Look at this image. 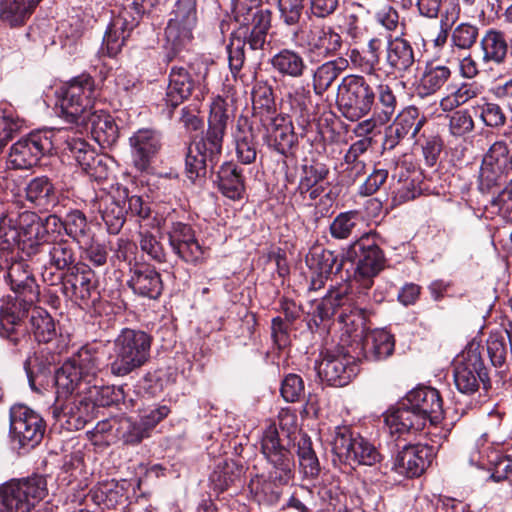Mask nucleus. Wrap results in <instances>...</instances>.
Here are the masks:
<instances>
[{"label":"nucleus","instance_id":"9d476101","mask_svg":"<svg viewBox=\"0 0 512 512\" xmlns=\"http://www.w3.org/2000/svg\"><path fill=\"white\" fill-rule=\"evenodd\" d=\"M359 357L351 354L349 348L338 344L321 350L315 369L320 380L333 387L348 385L358 374Z\"/></svg>","mask_w":512,"mask_h":512},{"label":"nucleus","instance_id":"338daca9","mask_svg":"<svg viewBox=\"0 0 512 512\" xmlns=\"http://www.w3.org/2000/svg\"><path fill=\"white\" fill-rule=\"evenodd\" d=\"M119 438L125 445L135 446L140 444L144 439L151 436V433L139 421H134L132 418H125L120 422Z\"/></svg>","mask_w":512,"mask_h":512},{"label":"nucleus","instance_id":"cd10ccee","mask_svg":"<svg viewBox=\"0 0 512 512\" xmlns=\"http://www.w3.org/2000/svg\"><path fill=\"white\" fill-rule=\"evenodd\" d=\"M389 433L397 438L416 435L424 430L429 420L410 405H402L399 400L383 414Z\"/></svg>","mask_w":512,"mask_h":512},{"label":"nucleus","instance_id":"4c0bfd02","mask_svg":"<svg viewBox=\"0 0 512 512\" xmlns=\"http://www.w3.org/2000/svg\"><path fill=\"white\" fill-rule=\"evenodd\" d=\"M54 212L42 219V224L51 228L53 231L64 229L65 234L74 242L81 244L83 240L89 238L90 226L87 222L86 215L78 209H71L64 218Z\"/></svg>","mask_w":512,"mask_h":512},{"label":"nucleus","instance_id":"603ef678","mask_svg":"<svg viewBox=\"0 0 512 512\" xmlns=\"http://www.w3.org/2000/svg\"><path fill=\"white\" fill-rule=\"evenodd\" d=\"M349 63L348 60L343 57L330 60L319 65L313 73L312 84L315 94L323 95L334 83V81L340 76V74L346 70Z\"/></svg>","mask_w":512,"mask_h":512},{"label":"nucleus","instance_id":"423d86ee","mask_svg":"<svg viewBox=\"0 0 512 512\" xmlns=\"http://www.w3.org/2000/svg\"><path fill=\"white\" fill-rule=\"evenodd\" d=\"M36 302L15 295H7L1 299L0 305V337L6 341L11 353L22 355L31 347V339L24 320L29 319Z\"/></svg>","mask_w":512,"mask_h":512},{"label":"nucleus","instance_id":"2f4dec72","mask_svg":"<svg viewBox=\"0 0 512 512\" xmlns=\"http://www.w3.org/2000/svg\"><path fill=\"white\" fill-rule=\"evenodd\" d=\"M414 63V49L408 40L402 37L388 39L382 72L386 77L403 78Z\"/></svg>","mask_w":512,"mask_h":512},{"label":"nucleus","instance_id":"a19ab883","mask_svg":"<svg viewBox=\"0 0 512 512\" xmlns=\"http://www.w3.org/2000/svg\"><path fill=\"white\" fill-rule=\"evenodd\" d=\"M290 106L291 114H288V117L291 118V124L296 123L300 138H307L308 141L313 142L309 138V133L313 132L314 128H318V124L310 92L296 93L290 97Z\"/></svg>","mask_w":512,"mask_h":512},{"label":"nucleus","instance_id":"f3484780","mask_svg":"<svg viewBox=\"0 0 512 512\" xmlns=\"http://www.w3.org/2000/svg\"><path fill=\"white\" fill-rule=\"evenodd\" d=\"M53 131L46 129L33 130L15 142L9 153V161L16 169H29L50 155L54 149Z\"/></svg>","mask_w":512,"mask_h":512},{"label":"nucleus","instance_id":"c756f323","mask_svg":"<svg viewBox=\"0 0 512 512\" xmlns=\"http://www.w3.org/2000/svg\"><path fill=\"white\" fill-rule=\"evenodd\" d=\"M366 324L364 329L348 334L359 338L360 353L367 361H383L393 355L395 350V337L385 329L371 330Z\"/></svg>","mask_w":512,"mask_h":512},{"label":"nucleus","instance_id":"39448f33","mask_svg":"<svg viewBox=\"0 0 512 512\" xmlns=\"http://www.w3.org/2000/svg\"><path fill=\"white\" fill-rule=\"evenodd\" d=\"M328 442L333 453V462L354 467L372 466L381 461L378 449L350 425H337L329 429Z\"/></svg>","mask_w":512,"mask_h":512},{"label":"nucleus","instance_id":"f03ea898","mask_svg":"<svg viewBox=\"0 0 512 512\" xmlns=\"http://www.w3.org/2000/svg\"><path fill=\"white\" fill-rule=\"evenodd\" d=\"M57 95L60 116L68 123L89 130L102 148H110L117 143L120 131L114 117L104 110L92 111L98 91L90 74L82 73L72 78L59 88Z\"/></svg>","mask_w":512,"mask_h":512},{"label":"nucleus","instance_id":"2eb2a0df","mask_svg":"<svg viewBox=\"0 0 512 512\" xmlns=\"http://www.w3.org/2000/svg\"><path fill=\"white\" fill-rule=\"evenodd\" d=\"M36 223L42 224V218L35 212H23L21 214L0 213V250L4 253H14L17 249V256H23L28 259V253L24 250V245L28 243L35 244L38 239L30 237L28 232L30 227Z\"/></svg>","mask_w":512,"mask_h":512},{"label":"nucleus","instance_id":"1a4fd4ad","mask_svg":"<svg viewBox=\"0 0 512 512\" xmlns=\"http://www.w3.org/2000/svg\"><path fill=\"white\" fill-rule=\"evenodd\" d=\"M374 86L363 75L350 74L338 86L337 108L341 115L355 122L372 111Z\"/></svg>","mask_w":512,"mask_h":512},{"label":"nucleus","instance_id":"412c9836","mask_svg":"<svg viewBox=\"0 0 512 512\" xmlns=\"http://www.w3.org/2000/svg\"><path fill=\"white\" fill-rule=\"evenodd\" d=\"M50 409L56 423L67 431L81 430L97 418L85 394L66 398L63 402L56 399Z\"/></svg>","mask_w":512,"mask_h":512},{"label":"nucleus","instance_id":"c85d7f7f","mask_svg":"<svg viewBox=\"0 0 512 512\" xmlns=\"http://www.w3.org/2000/svg\"><path fill=\"white\" fill-rule=\"evenodd\" d=\"M427 119L420 110L411 105L405 107L385 130L384 149L395 148L404 139H415Z\"/></svg>","mask_w":512,"mask_h":512},{"label":"nucleus","instance_id":"4be33fe9","mask_svg":"<svg viewBox=\"0 0 512 512\" xmlns=\"http://www.w3.org/2000/svg\"><path fill=\"white\" fill-rule=\"evenodd\" d=\"M261 126L264 129L263 142L270 151L284 158L294 154L300 135L295 131V127L291 124V118L288 117V114L279 113L277 117Z\"/></svg>","mask_w":512,"mask_h":512},{"label":"nucleus","instance_id":"aec40b11","mask_svg":"<svg viewBox=\"0 0 512 512\" xmlns=\"http://www.w3.org/2000/svg\"><path fill=\"white\" fill-rule=\"evenodd\" d=\"M131 167L137 173L150 174L162 149L161 132L153 128H139L129 137Z\"/></svg>","mask_w":512,"mask_h":512},{"label":"nucleus","instance_id":"7ed1b4c3","mask_svg":"<svg viewBox=\"0 0 512 512\" xmlns=\"http://www.w3.org/2000/svg\"><path fill=\"white\" fill-rule=\"evenodd\" d=\"M153 337L140 329L123 328L115 338L107 367L124 377L145 366L151 359Z\"/></svg>","mask_w":512,"mask_h":512},{"label":"nucleus","instance_id":"e2e57ef3","mask_svg":"<svg viewBox=\"0 0 512 512\" xmlns=\"http://www.w3.org/2000/svg\"><path fill=\"white\" fill-rule=\"evenodd\" d=\"M450 77L451 70L448 66L430 63L420 78L417 90L422 96L434 94L443 87Z\"/></svg>","mask_w":512,"mask_h":512},{"label":"nucleus","instance_id":"0e129e2a","mask_svg":"<svg viewBox=\"0 0 512 512\" xmlns=\"http://www.w3.org/2000/svg\"><path fill=\"white\" fill-rule=\"evenodd\" d=\"M289 483V481L276 475L262 473L257 475L256 494L262 497L263 501L268 505H275L283 494V488L289 485Z\"/></svg>","mask_w":512,"mask_h":512},{"label":"nucleus","instance_id":"79ce46f5","mask_svg":"<svg viewBox=\"0 0 512 512\" xmlns=\"http://www.w3.org/2000/svg\"><path fill=\"white\" fill-rule=\"evenodd\" d=\"M24 327L29 333L31 345L33 342L38 344L52 343L60 335L56 320L42 307L36 306L32 309L28 324Z\"/></svg>","mask_w":512,"mask_h":512},{"label":"nucleus","instance_id":"6e6552de","mask_svg":"<svg viewBox=\"0 0 512 512\" xmlns=\"http://www.w3.org/2000/svg\"><path fill=\"white\" fill-rule=\"evenodd\" d=\"M47 495V476L39 473L0 485V503L8 512H31Z\"/></svg>","mask_w":512,"mask_h":512},{"label":"nucleus","instance_id":"0eeeda50","mask_svg":"<svg viewBox=\"0 0 512 512\" xmlns=\"http://www.w3.org/2000/svg\"><path fill=\"white\" fill-rule=\"evenodd\" d=\"M291 432L281 424H269L261 438V453L269 468L267 474L291 482L295 477V459L291 452L293 446Z\"/></svg>","mask_w":512,"mask_h":512},{"label":"nucleus","instance_id":"6e6d98bb","mask_svg":"<svg viewBox=\"0 0 512 512\" xmlns=\"http://www.w3.org/2000/svg\"><path fill=\"white\" fill-rule=\"evenodd\" d=\"M365 217L360 210H348L336 215L329 225V234L335 240H347L360 230Z\"/></svg>","mask_w":512,"mask_h":512},{"label":"nucleus","instance_id":"6ab92c4d","mask_svg":"<svg viewBox=\"0 0 512 512\" xmlns=\"http://www.w3.org/2000/svg\"><path fill=\"white\" fill-rule=\"evenodd\" d=\"M191 69V65L188 68L173 65L170 69L165 96L158 104L161 113L169 120L173 118L175 110L193 95L199 84V75L194 76Z\"/></svg>","mask_w":512,"mask_h":512},{"label":"nucleus","instance_id":"de8ad7c7","mask_svg":"<svg viewBox=\"0 0 512 512\" xmlns=\"http://www.w3.org/2000/svg\"><path fill=\"white\" fill-rule=\"evenodd\" d=\"M97 381L98 379L95 382H89L88 387L84 388V394L93 406L96 416L99 408L119 405L125 398L123 386L98 385Z\"/></svg>","mask_w":512,"mask_h":512},{"label":"nucleus","instance_id":"393cba45","mask_svg":"<svg viewBox=\"0 0 512 512\" xmlns=\"http://www.w3.org/2000/svg\"><path fill=\"white\" fill-rule=\"evenodd\" d=\"M344 262L343 254L339 259L335 251L321 245L312 246L305 257L306 266L312 274L309 289L317 291L323 288L332 275L342 271Z\"/></svg>","mask_w":512,"mask_h":512},{"label":"nucleus","instance_id":"20e7f679","mask_svg":"<svg viewBox=\"0 0 512 512\" xmlns=\"http://www.w3.org/2000/svg\"><path fill=\"white\" fill-rule=\"evenodd\" d=\"M28 235L38 239L35 244L28 243L24 245V250L28 253L29 261L41 263L48 257L47 264L51 268L59 271V274H65L83 263L78 260L76 246L73 241L61 238L50 241V233L43 224L36 223L30 227Z\"/></svg>","mask_w":512,"mask_h":512},{"label":"nucleus","instance_id":"13d9d810","mask_svg":"<svg viewBox=\"0 0 512 512\" xmlns=\"http://www.w3.org/2000/svg\"><path fill=\"white\" fill-rule=\"evenodd\" d=\"M100 214L109 234L117 235L123 228L127 212L125 202L114 197L102 200Z\"/></svg>","mask_w":512,"mask_h":512},{"label":"nucleus","instance_id":"052dcab7","mask_svg":"<svg viewBox=\"0 0 512 512\" xmlns=\"http://www.w3.org/2000/svg\"><path fill=\"white\" fill-rule=\"evenodd\" d=\"M24 126L25 120L18 115L16 109L11 104H0V153Z\"/></svg>","mask_w":512,"mask_h":512},{"label":"nucleus","instance_id":"bb28decb","mask_svg":"<svg viewBox=\"0 0 512 512\" xmlns=\"http://www.w3.org/2000/svg\"><path fill=\"white\" fill-rule=\"evenodd\" d=\"M61 196L53 180L46 175L33 177L24 188V199L28 207L41 213L51 211L60 213Z\"/></svg>","mask_w":512,"mask_h":512},{"label":"nucleus","instance_id":"4468645a","mask_svg":"<svg viewBox=\"0 0 512 512\" xmlns=\"http://www.w3.org/2000/svg\"><path fill=\"white\" fill-rule=\"evenodd\" d=\"M163 235L171 251L182 262L196 267L207 261L209 248L199 242L191 224L170 221L165 224Z\"/></svg>","mask_w":512,"mask_h":512},{"label":"nucleus","instance_id":"69168bd1","mask_svg":"<svg viewBox=\"0 0 512 512\" xmlns=\"http://www.w3.org/2000/svg\"><path fill=\"white\" fill-rule=\"evenodd\" d=\"M130 32L126 28H122L120 24L113 22L107 27L100 52L110 58H114L121 52L126 40L130 36Z\"/></svg>","mask_w":512,"mask_h":512},{"label":"nucleus","instance_id":"4d7b16f0","mask_svg":"<svg viewBox=\"0 0 512 512\" xmlns=\"http://www.w3.org/2000/svg\"><path fill=\"white\" fill-rule=\"evenodd\" d=\"M40 2H0V21L11 28L21 27Z\"/></svg>","mask_w":512,"mask_h":512},{"label":"nucleus","instance_id":"f8f14e48","mask_svg":"<svg viewBox=\"0 0 512 512\" xmlns=\"http://www.w3.org/2000/svg\"><path fill=\"white\" fill-rule=\"evenodd\" d=\"M453 376L456 388L463 394L477 392L480 384L487 391L491 388L488 369L484 364L480 346L470 345L453 363Z\"/></svg>","mask_w":512,"mask_h":512},{"label":"nucleus","instance_id":"a211bd4d","mask_svg":"<svg viewBox=\"0 0 512 512\" xmlns=\"http://www.w3.org/2000/svg\"><path fill=\"white\" fill-rule=\"evenodd\" d=\"M50 278L43 274L44 282L56 278L62 293L70 300L87 305L94 294H97V276L95 271L85 262L65 274L49 273Z\"/></svg>","mask_w":512,"mask_h":512},{"label":"nucleus","instance_id":"c9c22d12","mask_svg":"<svg viewBox=\"0 0 512 512\" xmlns=\"http://www.w3.org/2000/svg\"><path fill=\"white\" fill-rule=\"evenodd\" d=\"M26 261L25 257L20 256V261H15L9 266L5 281L15 296L37 303L41 296L40 286Z\"/></svg>","mask_w":512,"mask_h":512},{"label":"nucleus","instance_id":"bf43d9fd","mask_svg":"<svg viewBox=\"0 0 512 512\" xmlns=\"http://www.w3.org/2000/svg\"><path fill=\"white\" fill-rule=\"evenodd\" d=\"M90 382L97 380V373L101 370V357L99 350L92 345L81 347L69 360Z\"/></svg>","mask_w":512,"mask_h":512},{"label":"nucleus","instance_id":"9b49d317","mask_svg":"<svg viewBox=\"0 0 512 512\" xmlns=\"http://www.w3.org/2000/svg\"><path fill=\"white\" fill-rule=\"evenodd\" d=\"M229 16L239 25L234 33L246 39L251 50L263 49L271 28L270 10L248 2H230Z\"/></svg>","mask_w":512,"mask_h":512},{"label":"nucleus","instance_id":"49530a36","mask_svg":"<svg viewBox=\"0 0 512 512\" xmlns=\"http://www.w3.org/2000/svg\"><path fill=\"white\" fill-rule=\"evenodd\" d=\"M382 49L383 40L380 37H373L368 41L366 50H350L349 59L355 68L366 75H377L378 72H383V65L380 66Z\"/></svg>","mask_w":512,"mask_h":512},{"label":"nucleus","instance_id":"ddd939ff","mask_svg":"<svg viewBox=\"0 0 512 512\" xmlns=\"http://www.w3.org/2000/svg\"><path fill=\"white\" fill-rule=\"evenodd\" d=\"M228 120L227 103L223 98L218 97L210 107L207 129L203 128L200 130V136H194L190 140L202 149V152L210 160L211 168L217 165L222 156Z\"/></svg>","mask_w":512,"mask_h":512},{"label":"nucleus","instance_id":"09e8293b","mask_svg":"<svg viewBox=\"0 0 512 512\" xmlns=\"http://www.w3.org/2000/svg\"><path fill=\"white\" fill-rule=\"evenodd\" d=\"M398 107V97L391 85L380 83L374 86V99L372 103V115L379 124L388 123Z\"/></svg>","mask_w":512,"mask_h":512},{"label":"nucleus","instance_id":"f257e3e1","mask_svg":"<svg viewBox=\"0 0 512 512\" xmlns=\"http://www.w3.org/2000/svg\"><path fill=\"white\" fill-rule=\"evenodd\" d=\"M383 237L376 230L363 233L343 249V260L353 266V278L360 285L356 288L331 287L316 304L309 328L319 327L323 322L337 317L339 323H345L350 330L361 327L372 313L369 290L374 278L387 266V258L381 245Z\"/></svg>","mask_w":512,"mask_h":512},{"label":"nucleus","instance_id":"dca6fc26","mask_svg":"<svg viewBox=\"0 0 512 512\" xmlns=\"http://www.w3.org/2000/svg\"><path fill=\"white\" fill-rule=\"evenodd\" d=\"M10 435L12 442L26 452L37 447L44 438L46 422L43 417L23 404L10 409Z\"/></svg>","mask_w":512,"mask_h":512},{"label":"nucleus","instance_id":"5701e85b","mask_svg":"<svg viewBox=\"0 0 512 512\" xmlns=\"http://www.w3.org/2000/svg\"><path fill=\"white\" fill-rule=\"evenodd\" d=\"M436 456L435 448L428 444H406L393 457L392 470L408 479L422 476Z\"/></svg>","mask_w":512,"mask_h":512},{"label":"nucleus","instance_id":"b1692460","mask_svg":"<svg viewBox=\"0 0 512 512\" xmlns=\"http://www.w3.org/2000/svg\"><path fill=\"white\" fill-rule=\"evenodd\" d=\"M329 166L317 158H305L300 165L299 182L294 195L303 201H315L329 187Z\"/></svg>","mask_w":512,"mask_h":512},{"label":"nucleus","instance_id":"f704fd0d","mask_svg":"<svg viewBox=\"0 0 512 512\" xmlns=\"http://www.w3.org/2000/svg\"><path fill=\"white\" fill-rule=\"evenodd\" d=\"M23 369L30 388L35 392L46 389L55 373L54 356L43 349L29 352L23 362Z\"/></svg>","mask_w":512,"mask_h":512},{"label":"nucleus","instance_id":"3c124183","mask_svg":"<svg viewBox=\"0 0 512 512\" xmlns=\"http://www.w3.org/2000/svg\"><path fill=\"white\" fill-rule=\"evenodd\" d=\"M192 28L167 24L163 62L169 64L178 58L180 52L192 41Z\"/></svg>","mask_w":512,"mask_h":512},{"label":"nucleus","instance_id":"e433bc0d","mask_svg":"<svg viewBox=\"0 0 512 512\" xmlns=\"http://www.w3.org/2000/svg\"><path fill=\"white\" fill-rule=\"evenodd\" d=\"M342 45V36L331 26H313L307 33L306 46L312 60L320 61L334 57Z\"/></svg>","mask_w":512,"mask_h":512},{"label":"nucleus","instance_id":"c03bdc74","mask_svg":"<svg viewBox=\"0 0 512 512\" xmlns=\"http://www.w3.org/2000/svg\"><path fill=\"white\" fill-rule=\"evenodd\" d=\"M270 64L273 70L283 78H301L308 69L302 54L290 48H283L275 53L270 59Z\"/></svg>","mask_w":512,"mask_h":512},{"label":"nucleus","instance_id":"774afa93","mask_svg":"<svg viewBox=\"0 0 512 512\" xmlns=\"http://www.w3.org/2000/svg\"><path fill=\"white\" fill-rule=\"evenodd\" d=\"M122 201L125 202L127 216L136 217L137 221L141 222L151 217L152 207L148 198L140 195H130L127 188L120 192Z\"/></svg>","mask_w":512,"mask_h":512},{"label":"nucleus","instance_id":"680f3d73","mask_svg":"<svg viewBox=\"0 0 512 512\" xmlns=\"http://www.w3.org/2000/svg\"><path fill=\"white\" fill-rule=\"evenodd\" d=\"M297 456L304 477L316 479L321 471L320 462L313 448V442L306 433L302 434L297 442Z\"/></svg>","mask_w":512,"mask_h":512},{"label":"nucleus","instance_id":"37998d69","mask_svg":"<svg viewBox=\"0 0 512 512\" xmlns=\"http://www.w3.org/2000/svg\"><path fill=\"white\" fill-rule=\"evenodd\" d=\"M89 382L75 364L66 361L55 371L51 384L56 387V399L60 400V397L67 398L74 392L76 395H84V388L88 387Z\"/></svg>","mask_w":512,"mask_h":512},{"label":"nucleus","instance_id":"a18cd8bd","mask_svg":"<svg viewBox=\"0 0 512 512\" xmlns=\"http://www.w3.org/2000/svg\"><path fill=\"white\" fill-rule=\"evenodd\" d=\"M480 47L483 53L484 63L503 65L510 54V41L506 39L503 31L494 28L488 29L480 40Z\"/></svg>","mask_w":512,"mask_h":512},{"label":"nucleus","instance_id":"58836bf2","mask_svg":"<svg viewBox=\"0 0 512 512\" xmlns=\"http://www.w3.org/2000/svg\"><path fill=\"white\" fill-rule=\"evenodd\" d=\"M246 468L239 460L223 459L219 461L209 476L212 489L223 493L231 488L240 489L244 485Z\"/></svg>","mask_w":512,"mask_h":512},{"label":"nucleus","instance_id":"864d4df0","mask_svg":"<svg viewBox=\"0 0 512 512\" xmlns=\"http://www.w3.org/2000/svg\"><path fill=\"white\" fill-rule=\"evenodd\" d=\"M372 146V138L363 137L353 142L343 157V163L346 165L345 172L353 181L366 174L367 165L361 157Z\"/></svg>","mask_w":512,"mask_h":512},{"label":"nucleus","instance_id":"ea45409f","mask_svg":"<svg viewBox=\"0 0 512 512\" xmlns=\"http://www.w3.org/2000/svg\"><path fill=\"white\" fill-rule=\"evenodd\" d=\"M219 192L226 198L237 201L244 197L245 176L243 169L233 161L223 162L214 180Z\"/></svg>","mask_w":512,"mask_h":512},{"label":"nucleus","instance_id":"7c9ffc66","mask_svg":"<svg viewBox=\"0 0 512 512\" xmlns=\"http://www.w3.org/2000/svg\"><path fill=\"white\" fill-rule=\"evenodd\" d=\"M130 277L127 286L139 297L157 300L162 295L164 284L160 272L155 266L135 261L130 264Z\"/></svg>","mask_w":512,"mask_h":512},{"label":"nucleus","instance_id":"8fccbe9b","mask_svg":"<svg viewBox=\"0 0 512 512\" xmlns=\"http://www.w3.org/2000/svg\"><path fill=\"white\" fill-rule=\"evenodd\" d=\"M252 110L253 116L261 125L279 115L272 86L267 83H258L253 87Z\"/></svg>","mask_w":512,"mask_h":512},{"label":"nucleus","instance_id":"a878e982","mask_svg":"<svg viewBox=\"0 0 512 512\" xmlns=\"http://www.w3.org/2000/svg\"><path fill=\"white\" fill-rule=\"evenodd\" d=\"M136 494V486L131 480H111L101 483L91 492V498L103 509L129 512L132 499Z\"/></svg>","mask_w":512,"mask_h":512},{"label":"nucleus","instance_id":"72a5a7b5","mask_svg":"<svg viewBox=\"0 0 512 512\" xmlns=\"http://www.w3.org/2000/svg\"><path fill=\"white\" fill-rule=\"evenodd\" d=\"M232 137L238 163L243 165L255 163L260 152L259 131L249 117L240 115L237 118Z\"/></svg>","mask_w":512,"mask_h":512},{"label":"nucleus","instance_id":"473e14b6","mask_svg":"<svg viewBox=\"0 0 512 512\" xmlns=\"http://www.w3.org/2000/svg\"><path fill=\"white\" fill-rule=\"evenodd\" d=\"M402 405H410L437 426L444 418L443 400L439 391L428 386H418L400 399Z\"/></svg>","mask_w":512,"mask_h":512},{"label":"nucleus","instance_id":"5fc2aeb1","mask_svg":"<svg viewBox=\"0 0 512 512\" xmlns=\"http://www.w3.org/2000/svg\"><path fill=\"white\" fill-rule=\"evenodd\" d=\"M184 173L193 184L206 179L210 160L198 146L189 141L184 152Z\"/></svg>","mask_w":512,"mask_h":512}]
</instances>
